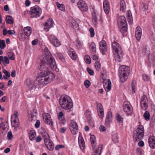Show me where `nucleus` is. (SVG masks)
<instances>
[{
    "label": "nucleus",
    "mask_w": 155,
    "mask_h": 155,
    "mask_svg": "<svg viewBox=\"0 0 155 155\" xmlns=\"http://www.w3.org/2000/svg\"><path fill=\"white\" fill-rule=\"evenodd\" d=\"M148 143L151 148H155V137L153 136L150 137L148 139Z\"/></svg>",
    "instance_id": "dca6fc26"
},
{
    "label": "nucleus",
    "mask_w": 155,
    "mask_h": 155,
    "mask_svg": "<svg viewBox=\"0 0 155 155\" xmlns=\"http://www.w3.org/2000/svg\"><path fill=\"white\" fill-rule=\"evenodd\" d=\"M70 129L71 133L73 134H75L78 132V125L76 122L73 120L71 121Z\"/></svg>",
    "instance_id": "1a4fd4ad"
},
{
    "label": "nucleus",
    "mask_w": 155,
    "mask_h": 155,
    "mask_svg": "<svg viewBox=\"0 0 155 155\" xmlns=\"http://www.w3.org/2000/svg\"><path fill=\"white\" fill-rule=\"evenodd\" d=\"M56 4L57 6V8L59 10L62 11H65V7L64 5L62 4H60L58 2H56Z\"/></svg>",
    "instance_id": "72a5a7b5"
},
{
    "label": "nucleus",
    "mask_w": 155,
    "mask_h": 155,
    "mask_svg": "<svg viewBox=\"0 0 155 155\" xmlns=\"http://www.w3.org/2000/svg\"><path fill=\"white\" fill-rule=\"evenodd\" d=\"M7 137L9 139H11L12 138V135L11 131H9L7 134Z\"/></svg>",
    "instance_id": "bf43d9fd"
},
{
    "label": "nucleus",
    "mask_w": 155,
    "mask_h": 155,
    "mask_svg": "<svg viewBox=\"0 0 155 155\" xmlns=\"http://www.w3.org/2000/svg\"><path fill=\"white\" fill-rule=\"evenodd\" d=\"M3 73L5 74V76H7L8 77H9L10 76V73L6 70L4 69L3 71Z\"/></svg>",
    "instance_id": "6e6d98bb"
},
{
    "label": "nucleus",
    "mask_w": 155,
    "mask_h": 155,
    "mask_svg": "<svg viewBox=\"0 0 155 155\" xmlns=\"http://www.w3.org/2000/svg\"><path fill=\"white\" fill-rule=\"evenodd\" d=\"M144 135V129L142 125H139L134 132L133 138L136 142L139 141L143 138Z\"/></svg>",
    "instance_id": "20e7f679"
},
{
    "label": "nucleus",
    "mask_w": 155,
    "mask_h": 155,
    "mask_svg": "<svg viewBox=\"0 0 155 155\" xmlns=\"http://www.w3.org/2000/svg\"><path fill=\"white\" fill-rule=\"evenodd\" d=\"M142 35V29L139 26L136 28L135 31V36L137 40H140Z\"/></svg>",
    "instance_id": "f3484780"
},
{
    "label": "nucleus",
    "mask_w": 155,
    "mask_h": 155,
    "mask_svg": "<svg viewBox=\"0 0 155 155\" xmlns=\"http://www.w3.org/2000/svg\"><path fill=\"white\" fill-rule=\"evenodd\" d=\"M117 22L118 25H122L125 24H127L126 19L124 16L119 17L117 19Z\"/></svg>",
    "instance_id": "6ab92c4d"
},
{
    "label": "nucleus",
    "mask_w": 155,
    "mask_h": 155,
    "mask_svg": "<svg viewBox=\"0 0 155 155\" xmlns=\"http://www.w3.org/2000/svg\"><path fill=\"white\" fill-rule=\"evenodd\" d=\"M8 55L10 59L13 60L15 59V55L12 52H9L8 53Z\"/></svg>",
    "instance_id": "58836bf2"
},
{
    "label": "nucleus",
    "mask_w": 155,
    "mask_h": 155,
    "mask_svg": "<svg viewBox=\"0 0 155 155\" xmlns=\"http://www.w3.org/2000/svg\"><path fill=\"white\" fill-rule=\"evenodd\" d=\"M143 79L144 81H148L149 79V78L148 76L146 74H144L142 75Z\"/></svg>",
    "instance_id": "5fc2aeb1"
},
{
    "label": "nucleus",
    "mask_w": 155,
    "mask_h": 155,
    "mask_svg": "<svg viewBox=\"0 0 155 155\" xmlns=\"http://www.w3.org/2000/svg\"><path fill=\"white\" fill-rule=\"evenodd\" d=\"M119 75L120 81L121 82L125 81L128 78L130 70L129 68L127 66L124 65L120 68V71H119Z\"/></svg>",
    "instance_id": "39448f33"
},
{
    "label": "nucleus",
    "mask_w": 155,
    "mask_h": 155,
    "mask_svg": "<svg viewBox=\"0 0 155 155\" xmlns=\"http://www.w3.org/2000/svg\"><path fill=\"white\" fill-rule=\"evenodd\" d=\"M18 112L15 113V115L11 117V121L13 120L14 124L12 126L15 127H17L19 126V120L18 118Z\"/></svg>",
    "instance_id": "f8f14e48"
},
{
    "label": "nucleus",
    "mask_w": 155,
    "mask_h": 155,
    "mask_svg": "<svg viewBox=\"0 0 155 155\" xmlns=\"http://www.w3.org/2000/svg\"><path fill=\"white\" fill-rule=\"evenodd\" d=\"M148 99L146 96L143 95L141 98L140 106L141 109L143 110L147 109L148 107Z\"/></svg>",
    "instance_id": "6e6552de"
},
{
    "label": "nucleus",
    "mask_w": 155,
    "mask_h": 155,
    "mask_svg": "<svg viewBox=\"0 0 155 155\" xmlns=\"http://www.w3.org/2000/svg\"><path fill=\"white\" fill-rule=\"evenodd\" d=\"M89 48L90 52L92 54H94L96 53V45L95 44L92 42L90 44Z\"/></svg>",
    "instance_id": "393cba45"
},
{
    "label": "nucleus",
    "mask_w": 155,
    "mask_h": 155,
    "mask_svg": "<svg viewBox=\"0 0 155 155\" xmlns=\"http://www.w3.org/2000/svg\"><path fill=\"white\" fill-rule=\"evenodd\" d=\"M114 57L116 61L119 62L123 58L122 48L118 43L114 41L112 44Z\"/></svg>",
    "instance_id": "f03ea898"
},
{
    "label": "nucleus",
    "mask_w": 155,
    "mask_h": 155,
    "mask_svg": "<svg viewBox=\"0 0 155 155\" xmlns=\"http://www.w3.org/2000/svg\"><path fill=\"white\" fill-rule=\"evenodd\" d=\"M84 59L85 62L87 63L88 64H89L91 63V59L89 55H86L84 57Z\"/></svg>",
    "instance_id": "4c0bfd02"
},
{
    "label": "nucleus",
    "mask_w": 155,
    "mask_h": 155,
    "mask_svg": "<svg viewBox=\"0 0 155 155\" xmlns=\"http://www.w3.org/2000/svg\"><path fill=\"white\" fill-rule=\"evenodd\" d=\"M31 28L29 27H27L24 28V33L27 36H30L31 33Z\"/></svg>",
    "instance_id": "bb28decb"
},
{
    "label": "nucleus",
    "mask_w": 155,
    "mask_h": 155,
    "mask_svg": "<svg viewBox=\"0 0 155 155\" xmlns=\"http://www.w3.org/2000/svg\"><path fill=\"white\" fill-rule=\"evenodd\" d=\"M53 23L52 19L51 18H49L47 22L45 23L44 28L45 30L47 31H48L49 28L53 26Z\"/></svg>",
    "instance_id": "2eb2a0df"
},
{
    "label": "nucleus",
    "mask_w": 155,
    "mask_h": 155,
    "mask_svg": "<svg viewBox=\"0 0 155 155\" xmlns=\"http://www.w3.org/2000/svg\"><path fill=\"white\" fill-rule=\"evenodd\" d=\"M65 147L64 146L62 145H58L55 147V149L56 150H58L60 149L64 148Z\"/></svg>",
    "instance_id": "09e8293b"
},
{
    "label": "nucleus",
    "mask_w": 155,
    "mask_h": 155,
    "mask_svg": "<svg viewBox=\"0 0 155 155\" xmlns=\"http://www.w3.org/2000/svg\"><path fill=\"white\" fill-rule=\"evenodd\" d=\"M85 114L87 120L89 121V123L90 124L91 123L92 126H94V124L92 121L91 120V112L88 110L86 111Z\"/></svg>",
    "instance_id": "412c9836"
},
{
    "label": "nucleus",
    "mask_w": 155,
    "mask_h": 155,
    "mask_svg": "<svg viewBox=\"0 0 155 155\" xmlns=\"http://www.w3.org/2000/svg\"><path fill=\"white\" fill-rule=\"evenodd\" d=\"M87 70L88 73L90 74V75H93L94 72L93 70L89 68H87Z\"/></svg>",
    "instance_id": "864d4df0"
},
{
    "label": "nucleus",
    "mask_w": 155,
    "mask_h": 155,
    "mask_svg": "<svg viewBox=\"0 0 155 155\" xmlns=\"http://www.w3.org/2000/svg\"><path fill=\"white\" fill-rule=\"evenodd\" d=\"M36 135V133L34 130H31L28 133V136L29 139L32 140H34Z\"/></svg>",
    "instance_id": "cd10ccee"
},
{
    "label": "nucleus",
    "mask_w": 155,
    "mask_h": 155,
    "mask_svg": "<svg viewBox=\"0 0 155 155\" xmlns=\"http://www.w3.org/2000/svg\"><path fill=\"white\" fill-rule=\"evenodd\" d=\"M59 102L61 107L65 110L70 109L73 106L71 99L66 95L61 96L59 99Z\"/></svg>",
    "instance_id": "7ed1b4c3"
},
{
    "label": "nucleus",
    "mask_w": 155,
    "mask_h": 155,
    "mask_svg": "<svg viewBox=\"0 0 155 155\" xmlns=\"http://www.w3.org/2000/svg\"><path fill=\"white\" fill-rule=\"evenodd\" d=\"M101 66V64L99 62L97 61L95 63V67L97 71H99L100 69Z\"/></svg>",
    "instance_id": "a18cd8bd"
},
{
    "label": "nucleus",
    "mask_w": 155,
    "mask_h": 155,
    "mask_svg": "<svg viewBox=\"0 0 155 155\" xmlns=\"http://www.w3.org/2000/svg\"><path fill=\"white\" fill-rule=\"evenodd\" d=\"M128 21L130 24H132V18L130 14H128Z\"/></svg>",
    "instance_id": "de8ad7c7"
},
{
    "label": "nucleus",
    "mask_w": 155,
    "mask_h": 155,
    "mask_svg": "<svg viewBox=\"0 0 155 155\" xmlns=\"http://www.w3.org/2000/svg\"><path fill=\"white\" fill-rule=\"evenodd\" d=\"M78 142L81 149H84L85 148V144L83 139L81 137H79Z\"/></svg>",
    "instance_id": "5701e85b"
},
{
    "label": "nucleus",
    "mask_w": 155,
    "mask_h": 155,
    "mask_svg": "<svg viewBox=\"0 0 155 155\" xmlns=\"http://www.w3.org/2000/svg\"><path fill=\"white\" fill-rule=\"evenodd\" d=\"M100 129L101 131H106V129L105 127L103 125H101L100 126Z\"/></svg>",
    "instance_id": "e2e57ef3"
},
{
    "label": "nucleus",
    "mask_w": 155,
    "mask_h": 155,
    "mask_svg": "<svg viewBox=\"0 0 155 155\" xmlns=\"http://www.w3.org/2000/svg\"><path fill=\"white\" fill-rule=\"evenodd\" d=\"M108 84L107 86L105 88V90L106 91H109L111 89V82L110 79L107 80Z\"/></svg>",
    "instance_id": "f704fd0d"
},
{
    "label": "nucleus",
    "mask_w": 155,
    "mask_h": 155,
    "mask_svg": "<svg viewBox=\"0 0 155 155\" xmlns=\"http://www.w3.org/2000/svg\"><path fill=\"white\" fill-rule=\"evenodd\" d=\"M103 8L106 14H108L110 11V5L107 0H104L103 2Z\"/></svg>",
    "instance_id": "a211bd4d"
},
{
    "label": "nucleus",
    "mask_w": 155,
    "mask_h": 155,
    "mask_svg": "<svg viewBox=\"0 0 155 155\" xmlns=\"http://www.w3.org/2000/svg\"><path fill=\"white\" fill-rule=\"evenodd\" d=\"M8 33L9 35H12L14 34L15 33V31L13 30H9L8 31Z\"/></svg>",
    "instance_id": "69168bd1"
},
{
    "label": "nucleus",
    "mask_w": 155,
    "mask_h": 155,
    "mask_svg": "<svg viewBox=\"0 0 155 155\" xmlns=\"http://www.w3.org/2000/svg\"><path fill=\"white\" fill-rule=\"evenodd\" d=\"M68 54L71 58L73 60H75L77 58L76 54L74 50L70 48L68 50Z\"/></svg>",
    "instance_id": "aec40b11"
},
{
    "label": "nucleus",
    "mask_w": 155,
    "mask_h": 155,
    "mask_svg": "<svg viewBox=\"0 0 155 155\" xmlns=\"http://www.w3.org/2000/svg\"><path fill=\"white\" fill-rule=\"evenodd\" d=\"M89 31L91 33V37H93L94 36V29L93 28H91L89 29Z\"/></svg>",
    "instance_id": "8fccbe9b"
},
{
    "label": "nucleus",
    "mask_w": 155,
    "mask_h": 155,
    "mask_svg": "<svg viewBox=\"0 0 155 155\" xmlns=\"http://www.w3.org/2000/svg\"><path fill=\"white\" fill-rule=\"evenodd\" d=\"M6 21L8 24H12L13 23V19L11 16H7L6 17Z\"/></svg>",
    "instance_id": "2f4dec72"
},
{
    "label": "nucleus",
    "mask_w": 155,
    "mask_h": 155,
    "mask_svg": "<svg viewBox=\"0 0 155 155\" xmlns=\"http://www.w3.org/2000/svg\"><path fill=\"white\" fill-rule=\"evenodd\" d=\"M45 145L47 149L50 150H52L54 149V144L51 141Z\"/></svg>",
    "instance_id": "7c9ffc66"
},
{
    "label": "nucleus",
    "mask_w": 155,
    "mask_h": 155,
    "mask_svg": "<svg viewBox=\"0 0 155 155\" xmlns=\"http://www.w3.org/2000/svg\"><path fill=\"white\" fill-rule=\"evenodd\" d=\"M143 116L146 120H149L150 117V115L149 112L148 111H146L143 114Z\"/></svg>",
    "instance_id": "ea45409f"
},
{
    "label": "nucleus",
    "mask_w": 155,
    "mask_h": 155,
    "mask_svg": "<svg viewBox=\"0 0 155 155\" xmlns=\"http://www.w3.org/2000/svg\"><path fill=\"white\" fill-rule=\"evenodd\" d=\"M90 140L93 149L94 150L96 145V138L94 135H92L91 136Z\"/></svg>",
    "instance_id": "a878e982"
},
{
    "label": "nucleus",
    "mask_w": 155,
    "mask_h": 155,
    "mask_svg": "<svg viewBox=\"0 0 155 155\" xmlns=\"http://www.w3.org/2000/svg\"><path fill=\"white\" fill-rule=\"evenodd\" d=\"M102 145H100L97 149L93 153L92 155H100L101 151L102 150Z\"/></svg>",
    "instance_id": "c85d7f7f"
},
{
    "label": "nucleus",
    "mask_w": 155,
    "mask_h": 155,
    "mask_svg": "<svg viewBox=\"0 0 155 155\" xmlns=\"http://www.w3.org/2000/svg\"><path fill=\"white\" fill-rule=\"evenodd\" d=\"M120 10L123 12H124L126 8V4L124 0H120Z\"/></svg>",
    "instance_id": "c756f323"
},
{
    "label": "nucleus",
    "mask_w": 155,
    "mask_h": 155,
    "mask_svg": "<svg viewBox=\"0 0 155 155\" xmlns=\"http://www.w3.org/2000/svg\"><path fill=\"white\" fill-rule=\"evenodd\" d=\"M100 49L101 52L103 54L107 50L106 46L100 47Z\"/></svg>",
    "instance_id": "c03bdc74"
},
{
    "label": "nucleus",
    "mask_w": 155,
    "mask_h": 155,
    "mask_svg": "<svg viewBox=\"0 0 155 155\" xmlns=\"http://www.w3.org/2000/svg\"><path fill=\"white\" fill-rule=\"evenodd\" d=\"M84 84L85 87L87 88L91 85V83L88 80H86L84 82Z\"/></svg>",
    "instance_id": "49530a36"
},
{
    "label": "nucleus",
    "mask_w": 155,
    "mask_h": 155,
    "mask_svg": "<svg viewBox=\"0 0 155 155\" xmlns=\"http://www.w3.org/2000/svg\"><path fill=\"white\" fill-rule=\"evenodd\" d=\"M40 122L39 120H38L36 121V123L35 124V126L36 128H38L40 126Z\"/></svg>",
    "instance_id": "052dcab7"
},
{
    "label": "nucleus",
    "mask_w": 155,
    "mask_h": 155,
    "mask_svg": "<svg viewBox=\"0 0 155 155\" xmlns=\"http://www.w3.org/2000/svg\"><path fill=\"white\" fill-rule=\"evenodd\" d=\"M45 55L41 60L39 68L41 72L38 77L34 81L30 78L26 80V84L30 89H32L34 87L35 88H38L41 84L44 86L54 79V74L48 70V68L55 70L57 68L56 62L47 48L45 49Z\"/></svg>",
    "instance_id": "f257e3e1"
},
{
    "label": "nucleus",
    "mask_w": 155,
    "mask_h": 155,
    "mask_svg": "<svg viewBox=\"0 0 155 155\" xmlns=\"http://www.w3.org/2000/svg\"><path fill=\"white\" fill-rule=\"evenodd\" d=\"M141 6H142V9L143 11L146 10L147 9L148 6L147 5L144 3H143Z\"/></svg>",
    "instance_id": "4d7b16f0"
},
{
    "label": "nucleus",
    "mask_w": 155,
    "mask_h": 155,
    "mask_svg": "<svg viewBox=\"0 0 155 155\" xmlns=\"http://www.w3.org/2000/svg\"><path fill=\"white\" fill-rule=\"evenodd\" d=\"M6 46L5 41L4 40H0V48L1 49H3Z\"/></svg>",
    "instance_id": "a19ab883"
},
{
    "label": "nucleus",
    "mask_w": 155,
    "mask_h": 155,
    "mask_svg": "<svg viewBox=\"0 0 155 155\" xmlns=\"http://www.w3.org/2000/svg\"><path fill=\"white\" fill-rule=\"evenodd\" d=\"M58 57L59 59L62 61H63L64 60V57L63 55L61 54H59L58 55Z\"/></svg>",
    "instance_id": "680f3d73"
},
{
    "label": "nucleus",
    "mask_w": 155,
    "mask_h": 155,
    "mask_svg": "<svg viewBox=\"0 0 155 155\" xmlns=\"http://www.w3.org/2000/svg\"><path fill=\"white\" fill-rule=\"evenodd\" d=\"M75 45L78 48H80L82 46V43L81 41L77 38L75 41Z\"/></svg>",
    "instance_id": "37998d69"
},
{
    "label": "nucleus",
    "mask_w": 155,
    "mask_h": 155,
    "mask_svg": "<svg viewBox=\"0 0 155 155\" xmlns=\"http://www.w3.org/2000/svg\"><path fill=\"white\" fill-rule=\"evenodd\" d=\"M119 29L122 33L126 32L127 29V24H125L124 25H118Z\"/></svg>",
    "instance_id": "4be33fe9"
},
{
    "label": "nucleus",
    "mask_w": 155,
    "mask_h": 155,
    "mask_svg": "<svg viewBox=\"0 0 155 155\" xmlns=\"http://www.w3.org/2000/svg\"><path fill=\"white\" fill-rule=\"evenodd\" d=\"M97 110L99 116L101 118H102L104 116V112L102 105L99 103L97 105Z\"/></svg>",
    "instance_id": "ddd939ff"
},
{
    "label": "nucleus",
    "mask_w": 155,
    "mask_h": 155,
    "mask_svg": "<svg viewBox=\"0 0 155 155\" xmlns=\"http://www.w3.org/2000/svg\"><path fill=\"white\" fill-rule=\"evenodd\" d=\"M112 140L115 143L118 142V139L117 134L115 133L113 134L112 136Z\"/></svg>",
    "instance_id": "c9c22d12"
},
{
    "label": "nucleus",
    "mask_w": 155,
    "mask_h": 155,
    "mask_svg": "<svg viewBox=\"0 0 155 155\" xmlns=\"http://www.w3.org/2000/svg\"><path fill=\"white\" fill-rule=\"evenodd\" d=\"M116 119L118 122L120 123H122L123 121V118L119 114H117V115Z\"/></svg>",
    "instance_id": "79ce46f5"
},
{
    "label": "nucleus",
    "mask_w": 155,
    "mask_h": 155,
    "mask_svg": "<svg viewBox=\"0 0 155 155\" xmlns=\"http://www.w3.org/2000/svg\"><path fill=\"white\" fill-rule=\"evenodd\" d=\"M112 118V113L110 111H108L106 115V119L105 120V122L107 124L110 122Z\"/></svg>",
    "instance_id": "b1692460"
},
{
    "label": "nucleus",
    "mask_w": 155,
    "mask_h": 155,
    "mask_svg": "<svg viewBox=\"0 0 155 155\" xmlns=\"http://www.w3.org/2000/svg\"><path fill=\"white\" fill-rule=\"evenodd\" d=\"M43 119L45 123L48 124L53 125V123L51 121V116L48 113H46L43 115Z\"/></svg>",
    "instance_id": "4468645a"
},
{
    "label": "nucleus",
    "mask_w": 155,
    "mask_h": 155,
    "mask_svg": "<svg viewBox=\"0 0 155 155\" xmlns=\"http://www.w3.org/2000/svg\"><path fill=\"white\" fill-rule=\"evenodd\" d=\"M123 109L127 116L131 115L133 112L132 108L129 103L124 102L123 104Z\"/></svg>",
    "instance_id": "0eeeda50"
},
{
    "label": "nucleus",
    "mask_w": 155,
    "mask_h": 155,
    "mask_svg": "<svg viewBox=\"0 0 155 155\" xmlns=\"http://www.w3.org/2000/svg\"><path fill=\"white\" fill-rule=\"evenodd\" d=\"M36 111V110H35ZM35 115H33V114H31V117L32 118V119H35V120L37 118V112L36 111H35Z\"/></svg>",
    "instance_id": "13d9d810"
},
{
    "label": "nucleus",
    "mask_w": 155,
    "mask_h": 155,
    "mask_svg": "<svg viewBox=\"0 0 155 155\" xmlns=\"http://www.w3.org/2000/svg\"><path fill=\"white\" fill-rule=\"evenodd\" d=\"M138 144L140 147H142L144 145V143L142 141H141L139 142Z\"/></svg>",
    "instance_id": "0e129e2a"
},
{
    "label": "nucleus",
    "mask_w": 155,
    "mask_h": 155,
    "mask_svg": "<svg viewBox=\"0 0 155 155\" xmlns=\"http://www.w3.org/2000/svg\"><path fill=\"white\" fill-rule=\"evenodd\" d=\"M3 62V63H5L7 64H9V61L8 58L6 56H5Z\"/></svg>",
    "instance_id": "603ef678"
},
{
    "label": "nucleus",
    "mask_w": 155,
    "mask_h": 155,
    "mask_svg": "<svg viewBox=\"0 0 155 155\" xmlns=\"http://www.w3.org/2000/svg\"><path fill=\"white\" fill-rule=\"evenodd\" d=\"M38 40L37 39H35L33 40L32 41V44L33 45H35L37 44Z\"/></svg>",
    "instance_id": "774afa93"
},
{
    "label": "nucleus",
    "mask_w": 155,
    "mask_h": 155,
    "mask_svg": "<svg viewBox=\"0 0 155 155\" xmlns=\"http://www.w3.org/2000/svg\"><path fill=\"white\" fill-rule=\"evenodd\" d=\"M48 38L51 43L55 47H58L60 45V42L55 36L52 35H50Z\"/></svg>",
    "instance_id": "9d476101"
},
{
    "label": "nucleus",
    "mask_w": 155,
    "mask_h": 155,
    "mask_svg": "<svg viewBox=\"0 0 155 155\" xmlns=\"http://www.w3.org/2000/svg\"><path fill=\"white\" fill-rule=\"evenodd\" d=\"M41 13V9L37 6L31 7L29 12L31 18H37L39 16Z\"/></svg>",
    "instance_id": "423d86ee"
},
{
    "label": "nucleus",
    "mask_w": 155,
    "mask_h": 155,
    "mask_svg": "<svg viewBox=\"0 0 155 155\" xmlns=\"http://www.w3.org/2000/svg\"><path fill=\"white\" fill-rule=\"evenodd\" d=\"M100 47L106 46V42L104 40H102L99 43Z\"/></svg>",
    "instance_id": "3c124183"
},
{
    "label": "nucleus",
    "mask_w": 155,
    "mask_h": 155,
    "mask_svg": "<svg viewBox=\"0 0 155 155\" xmlns=\"http://www.w3.org/2000/svg\"><path fill=\"white\" fill-rule=\"evenodd\" d=\"M45 135H43V136L44 137H46L44 138V142L45 143V145H46L47 143V144L51 140L49 139V136L48 134L47 133H45Z\"/></svg>",
    "instance_id": "e433bc0d"
},
{
    "label": "nucleus",
    "mask_w": 155,
    "mask_h": 155,
    "mask_svg": "<svg viewBox=\"0 0 155 155\" xmlns=\"http://www.w3.org/2000/svg\"><path fill=\"white\" fill-rule=\"evenodd\" d=\"M77 5L79 9L82 12H86L88 10L87 4L82 0H80L78 1Z\"/></svg>",
    "instance_id": "9b49d317"
},
{
    "label": "nucleus",
    "mask_w": 155,
    "mask_h": 155,
    "mask_svg": "<svg viewBox=\"0 0 155 155\" xmlns=\"http://www.w3.org/2000/svg\"><path fill=\"white\" fill-rule=\"evenodd\" d=\"M92 21L94 24H96L97 20V14L94 12L92 13Z\"/></svg>",
    "instance_id": "473e14b6"
},
{
    "label": "nucleus",
    "mask_w": 155,
    "mask_h": 155,
    "mask_svg": "<svg viewBox=\"0 0 155 155\" xmlns=\"http://www.w3.org/2000/svg\"><path fill=\"white\" fill-rule=\"evenodd\" d=\"M42 138L40 136H38L36 138V142H39L41 140Z\"/></svg>",
    "instance_id": "338daca9"
}]
</instances>
